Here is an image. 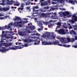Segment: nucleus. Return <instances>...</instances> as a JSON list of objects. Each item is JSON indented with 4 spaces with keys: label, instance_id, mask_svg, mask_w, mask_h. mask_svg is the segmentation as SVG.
Returning <instances> with one entry per match:
<instances>
[{
    "label": "nucleus",
    "instance_id": "43",
    "mask_svg": "<svg viewBox=\"0 0 77 77\" xmlns=\"http://www.w3.org/2000/svg\"><path fill=\"white\" fill-rule=\"evenodd\" d=\"M35 12V13H33V14H38V13H37L36 12Z\"/></svg>",
    "mask_w": 77,
    "mask_h": 77
},
{
    "label": "nucleus",
    "instance_id": "24",
    "mask_svg": "<svg viewBox=\"0 0 77 77\" xmlns=\"http://www.w3.org/2000/svg\"><path fill=\"white\" fill-rule=\"evenodd\" d=\"M26 33H30L32 32H31L30 31V30L29 29H26Z\"/></svg>",
    "mask_w": 77,
    "mask_h": 77
},
{
    "label": "nucleus",
    "instance_id": "36",
    "mask_svg": "<svg viewBox=\"0 0 77 77\" xmlns=\"http://www.w3.org/2000/svg\"><path fill=\"white\" fill-rule=\"evenodd\" d=\"M57 26H60L61 25V23L60 22H58L57 23Z\"/></svg>",
    "mask_w": 77,
    "mask_h": 77
},
{
    "label": "nucleus",
    "instance_id": "37",
    "mask_svg": "<svg viewBox=\"0 0 77 77\" xmlns=\"http://www.w3.org/2000/svg\"><path fill=\"white\" fill-rule=\"evenodd\" d=\"M18 10V11H19L20 13H23V10Z\"/></svg>",
    "mask_w": 77,
    "mask_h": 77
},
{
    "label": "nucleus",
    "instance_id": "48",
    "mask_svg": "<svg viewBox=\"0 0 77 77\" xmlns=\"http://www.w3.org/2000/svg\"><path fill=\"white\" fill-rule=\"evenodd\" d=\"M38 31H40V30H41V29H38Z\"/></svg>",
    "mask_w": 77,
    "mask_h": 77
},
{
    "label": "nucleus",
    "instance_id": "41",
    "mask_svg": "<svg viewBox=\"0 0 77 77\" xmlns=\"http://www.w3.org/2000/svg\"><path fill=\"white\" fill-rule=\"evenodd\" d=\"M72 42H74L75 41V38H72Z\"/></svg>",
    "mask_w": 77,
    "mask_h": 77
},
{
    "label": "nucleus",
    "instance_id": "6",
    "mask_svg": "<svg viewBox=\"0 0 77 77\" xmlns=\"http://www.w3.org/2000/svg\"><path fill=\"white\" fill-rule=\"evenodd\" d=\"M22 21H20L19 22H17L16 23L14 22V26L15 27H18L19 26V27H21V25L20 24H22Z\"/></svg>",
    "mask_w": 77,
    "mask_h": 77
},
{
    "label": "nucleus",
    "instance_id": "23",
    "mask_svg": "<svg viewBox=\"0 0 77 77\" xmlns=\"http://www.w3.org/2000/svg\"><path fill=\"white\" fill-rule=\"evenodd\" d=\"M39 42H40V41H36V42L34 43L35 45H39Z\"/></svg>",
    "mask_w": 77,
    "mask_h": 77
},
{
    "label": "nucleus",
    "instance_id": "21",
    "mask_svg": "<svg viewBox=\"0 0 77 77\" xmlns=\"http://www.w3.org/2000/svg\"><path fill=\"white\" fill-rule=\"evenodd\" d=\"M23 5H21L20 7L18 10H23Z\"/></svg>",
    "mask_w": 77,
    "mask_h": 77
},
{
    "label": "nucleus",
    "instance_id": "47",
    "mask_svg": "<svg viewBox=\"0 0 77 77\" xmlns=\"http://www.w3.org/2000/svg\"><path fill=\"white\" fill-rule=\"evenodd\" d=\"M69 29H72V26H71V25L70 26H69Z\"/></svg>",
    "mask_w": 77,
    "mask_h": 77
},
{
    "label": "nucleus",
    "instance_id": "54",
    "mask_svg": "<svg viewBox=\"0 0 77 77\" xmlns=\"http://www.w3.org/2000/svg\"><path fill=\"white\" fill-rule=\"evenodd\" d=\"M6 38L7 39H8L9 38V36H7L6 37Z\"/></svg>",
    "mask_w": 77,
    "mask_h": 77
},
{
    "label": "nucleus",
    "instance_id": "3",
    "mask_svg": "<svg viewBox=\"0 0 77 77\" xmlns=\"http://www.w3.org/2000/svg\"><path fill=\"white\" fill-rule=\"evenodd\" d=\"M58 42L57 41H54L53 42H46L45 41L44 42H42V45H56V44H57V43Z\"/></svg>",
    "mask_w": 77,
    "mask_h": 77
},
{
    "label": "nucleus",
    "instance_id": "25",
    "mask_svg": "<svg viewBox=\"0 0 77 77\" xmlns=\"http://www.w3.org/2000/svg\"><path fill=\"white\" fill-rule=\"evenodd\" d=\"M43 24H42V21H40L39 22V23L38 24V26L39 27H41V26H42Z\"/></svg>",
    "mask_w": 77,
    "mask_h": 77
},
{
    "label": "nucleus",
    "instance_id": "59",
    "mask_svg": "<svg viewBox=\"0 0 77 77\" xmlns=\"http://www.w3.org/2000/svg\"><path fill=\"white\" fill-rule=\"evenodd\" d=\"M2 1L3 3H5V0H2Z\"/></svg>",
    "mask_w": 77,
    "mask_h": 77
},
{
    "label": "nucleus",
    "instance_id": "40",
    "mask_svg": "<svg viewBox=\"0 0 77 77\" xmlns=\"http://www.w3.org/2000/svg\"><path fill=\"white\" fill-rule=\"evenodd\" d=\"M11 28V26L9 25L8 26H7V27H6V28H7V29H9L10 28Z\"/></svg>",
    "mask_w": 77,
    "mask_h": 77
},
{
    "label": "nucleus",
    "instance_id": "33",
    "mask_svg": "<svg viewBox=\"0 0 77 77\" xmlns=\"http://www.w3.org/2000/svg\"><path fill=\"white\" fill-rule=\"evenodd\" d=\"M52 39H55L56 38V36H54V34H52Z\"/></svg>",
    "mask_w": 77,
    "mask_h": 77
},
{
    "label": "nucleus",
    "instance_id": "29",
    "mask_svg": "<svg viewBox=\"0 0 77 77\" xmlns=\"http://www.w3.org/2000/svg\"><path fill=\"white\" fill-rule=\"evenodd\" d=\"M26 10H28L29 12H30V8L29 7H27L26 8Z\"/></svg>",
    "mask_w": 77,
    "mask_h": 77
},
{
    "label": "nucleus",
    "instance_id": "27",
    "mask_svg": "<svg viewBox=\"0 0 77 77\" xmlns=\"http://www.w3.org/2000/svg\"><path fill=\"white\" fill-rule=\"evenodd\" d=\"M8 8H3L2 9V11H7V10H8Z\"/></svg>",
    "mask_w": 77,
    "mask_h": 77
},
{
    "label": "nucleus",
    "instance_id": "15",
    "mask_svg": "<svg viewBox=\"0 0 77 77\" xmlns=\"http://www.w3.org/2000/svg\"><path fill=\"white\" fill-rule=\"evenodd\" d=\"M14 20L16 21L17 20L18 21H20V20H21V19L20 18V17L17 16V17H15V18H14Z\"/></svg>",
    "mask_w": 77,
    "mask_h": 77
},
{
    "label": "nucleus",
    "instance_id": "31",
    "mask_svg": "<svg viewBox=\"0 0 77 77\" xmlns=\"http://www.w3.org/2000/svg\"><path fill=\"white\" fill-rule=\"evenodd\" d=\"M43 23H44V24H45V25H47V24H48V22H43Z\"/></svg>",
    "mask_w": 77,
    "mask_h": 77
},
{
    "label": "nucleus",
    "instance_id": "14",
    "mask_svg": "<svg viewBox=\"0 0 77 77\" xmlns=\"http://www.w3.org/2000/svg\"><path fill=\"white\" fill-rule=\"evenodd\" d=\"M39 11L40 12H45L46 11V10H44V8H40L39 9Z\"/></svg>",
    "mask_w": 77,
    "mask_h": 77
},
{
    "label": "nucleus",
    "instance_id": "56",
    "mask_svg": "<svg viewBox=\"0 0 77 77\" xmlns=\"http://www.w3.org/2000/svg\"><path fill=\"white\" fill-rule=\"evenodd\" d=\"M44 1V0H41V1H40V2H43Z\"/></svg>",
    "mask_w": 77,
    "mask_h": 77
},
{
    "label": "nucleus",
    "instance_id": "22",
    "mask_svg": "<svg viewBox=\"0 0 77 77\" xmlns=\"http://www.w3.org/2000/svg\"><path fill=\"white\" fill-rule=\"evenodd\" d=\"M60 41L61 42H65V41L64 40V38H61L60 39Z\"/></svg>",
    "mask_w": 77,
    "mask_h": 77
},
{
    "label": "nucleus",
    "instance_id": "53",
    "mask_svg": "<svg viewBox=\"0 0 77 77\" xmlns=\"http://www.w3.org/2000/svg\"><path fill=\"white\" fill-rule=\"evenodd\" d=\"M0 11H3V10H2V8L1 7H0Z\"/></svg>",
    "mask_w": 77,
    "mask_h": 77
},
{
    "label": "nucleus",
    "instance_id": "20",
    "mask_svg": "<svg viewBox=\"0 0 77 77\" xmlns=\"http://www.w3.org/2000/svg\"><path fill=\"white\" fill-rule=\"evenodd\" d=\"M51 19H53V20H56V16H54L53 15L51 16Z\"/></svg>",
    "mask_w": 77,
    "mask_h": 77
},
{
    "label": "nucleus",
    "instance_id": "9",
    "mask_svg": "<svg viewBox=\"0 0 77 77\" xmlns=\"http://www.w3.org/2000/svg\"><path fill=\"white\" fill-rule=\"evenodd\" d=\"M55 41H57L58 42L57 43V44H55V45H59V46H63V47H66V45H62V44H59V41L57 40H56Z\"/></svg>",
    "mask_w": 77,
    "mask_h": 77
},
{
    "label": "nucleus",
    "instance_id": "57",
    "mask_svg": "<svg viewBox=\"0 0 77 77\" xmlns=\"http://www.w3.org/2000/svg\"><path fill=\"white\" fill-rule=\"evenodd\" d=\"M46 9H49V7H48V6H47Z\"/></svg>",
    "mask_w": 77,
    "mask_h": 77
},
{
    "label": "nucleus",
    "instance_id": "26",
    "mask_svg": "<svg viewBox=\"0 0 77 77\" xmlns=\"http://www.w3.org/2000/svg\"><path fill=\"white\" fill-rule=\"evenodd\" d=\"M57 2H58V3H63V0H57Z\"/></svg>",
    "mask_w": 77,
    "mask_h": 77
},
{
    "label": "nucleus",
    "instance_id": "13",
    "mask_svg": "<svg viewBox=\"0 0 77 77\" xmlns=\"http://www.w3.org/2000/svg\"><path fill=\"white\" fill-rule=\"evenodd\" d=\"M38 7L36 6L34 7L33 8L32 11L33 12H38V10H35V9H38Z\"/></svg>",
    "mask_w": 77,
    "mask_h": 77
},
{
    "label": "nucleus",
    "instance_id": "17",
    "mask_svg": "<svg viewBox=\"0 0 77 77\" xmlns=\"http://www.w3.org/2000/svg\"><path fill=\"white\" fill-rule=\"evenodd\" d=\"M29 28L32 30H33L35 29V27L34 26H29Z\"/></svg>",
    "mask_w": 77,
    "mask_h": 77
},
{
    "label": "nucleus",
    "instance_id": "32",
    "mask_svg": "<svg viewBox=\"0 0 77 77\" xmlns=\"http://www.w3.org/2000/svg\"><path fill=\"white\" fill-rule=\"evenodd\" d=\"M67 41L68 42H71V39H70L69 38H68V37H67Z\"/></svg>",
    "mask_w": 77,
    "mask_h": 77
},
{
    "label": "nucleus",
    "instance_id": "4",
    "mask_svg": "<svg viewBox=\"0 0 77 77\" xmlns=\"http://www.w3.org/2000/svg\"><path fill=\"white\" fill-rule=\"evenodd\" d=\"M13 0H11V2H9L8 3V5H11L14 4V6H20V2H18L17 1H13Z\"/></svg>",
    "mask_w": 77,
    "mask_h": 77
},
{
    "label": "nucleus",
    "instance_id": "55",
    "mask_svg": "<svg viewBox=\"0 0 77 77\" xmlns=\"http://www.w3.org/2000/svg\"><path fill=\"white\" fill-rule=\"evenodd\" d=\"M36 36H39V34L38 33H36Z\"/></svg>",
    "mask_w": 77,
    "mask_h": 77
},
{
    "label": "nucleus",
    "instance_id": "42",
    "mask_svg": "<svg viewBox=\"0 0 77 77\" xmlns=\"http://www.w3.org/2000/svg\"><path fill=\"white\" fill-rule=\"evenodd\" d=\"M52 14L54 15V16H55V17H56V13H52Z\"/></svg>",
    "mask_w": 77,
    "mask_h": 77
},
{
    "label": "nucleus",
    "instance_id": "18",
    "mask_svg": "<svg viewBox=\"0 0 77 77\" xmlns=\"http://www.w3.org/2000/svg\"><path fill=\"white\" fill-rule=\"evenodd\" d=\"M8 27L7 26L5 25V26H2L1 27V30H3L5 29H6V28Z\"/></svg>",
    "mask_w": 77,
    "mask_h": 77
},
{
    "label": "nucleus",
    "instance_id": "60",
    "mask_svg": "<svg viewBox=\"0 0 77 77\" xmlns=\"http://www.w3.org/2000/svg\"><path fill=\"white\" fill-rule=\"evenodd\" d=\"M38 1V0H35V2H37Z\"/></svg>",
    "mask_w": 77,
    "mask_h": 77
},
{
    "label": "nucleus",
    "instance_id": "64",
    "mask_svg": "<svg viewBox=\"0 0 77 77\" xmlns=\"http://www.w3.org/2000/svg\"><path fill=\"white\" fill-rule=\"evenodd\" d=\"M25 22V23H28V21H26Z\"/></svg>",
    "mask_w": 77,
    "mask_h": 77
},
{
    "label": "nucleus",
    "instance_id": "38",
    "mask_svg": "<svg viewBox=\"0 0 77 77\" xmlns=\"http://www.w3.org/2000/svg\"><path fill=\"white\" fill-rule=\"evenodd\" d=\"M9 18V15L5 16L4 18Z\"/></svg>",
    "mask_w": 77,
    "mask_h": 77
},
{
    "label": "nucleus",
    "instance_id": "16",
    "mask_svg": "<svg viewBox=\"0 0 77 77\" xmlns=\"http://www.w3.org/2000/svg\"><path fill=\"white\" fill-rule=\"evenodd\" d=\"M63 15L65 16H66V15H69V13L68 11H66L63 13Z\"/></svg>",
    "mask_w": 77,
    "mask_h": 77
},
{
    "label": "nucleus",
    "instance_id": "2",
    "mask_svg": "<svg viewBox=\"0 0 77 77\" xmlns=\"http://www.w3.org/2000/svg\"><path fill=\"white\" fill-rule=\"evenodd\" d=\"M51 14V13H44L40 12L38 14V15L40 17H43V18H46L47 17H50V15Z\"/></svg>",
    "mask_w": 77,
    "mask_h": 77
},
{
    "label": "nucleus",
    "instance_id": "62",
    "mask_svg": "<svg viewBox=\"0 0 77 77\" xmlns=\"http://www.w3.org/2000/svg\"><path fill=\"white\" fill-rule=\"evenodd\" d=\"M31 5H33V2H32L31 3Z\"/></svg>",
    "mask_w": 77,
    "mask_h": 77
},
{
    "label": "nucleus",
    "instance_id": "5",
    "mask_svg": "<svg viewBox=\"0 0 77 77\" xmlns=\"http://www.w3.org/2000/svg\"><path fill=\"white\" fill-rule=\"evenodd\" d=\"M72 20H71V21L73 23H74V21H77V17H76V15L75 14H73L72 16Z\"/></svg>",
    "mask_w": 77,
    "mask_h": 77
},
{
    "label": "nucleus",
    "instance_id": "50",
    "mask_svg": "<svg viewBox=\"0 0 77 77\" xmlns=\"http://www.w3.org/2000/svg\"><path fill=\"white\" fill-rule=\"evenodd\" d=\"M75 40H77V37L76 36H75Z\"/></svg>",
    "mask_w": 77,
    "mask_h": 77
},
{
    "label": "nucleus",
    "instance_id": "51",
    "mask_svg": "<svg viewBox=\"0 0 77 77\" xmlns=\"http://www.w3.org/2000/svg\"><path fill=\"white\" fill-rule=\"evenodd\" d=\"M49 22L51 23L52 22H53V20H49Z\"/></svg>",
    "mask_w": 77,
    "mask_h": 77
},
{
    "label": "nucleus",
    "instance_id": "39",
    "mask_svg": "<svg viewBox=\"0 0 77 77\" xmlns=\"http://www.w3.org/2000/svg\"><path fill=\"white\" fill-rule=\"evenodd\" d=\"M6 1V2H8V5H9L8 3H9V2H11L12 1H9V0H5Z\"/></svg>",
    "mask_w": 77,
    "mask_h": 77
},
{
    "label": "nucleus",
    "instance_id": "8",
    "mask_svg": "<svg viewBox=\"0 0 77 77\" xmlns=\"http://www.w3.org/2000/svg\"><path fill=\"white\" fill-rule=\"evenodd\" d=\"M58 32L60 34H61L62 35L65 34V31L63 29H60L59 30H58Z\"/></svg>",
    "mask_w": 77,
    "mask_h": 77
},
{
    "label": "nucleus",
    "instance_id": "11",
    "mask_svg": "<svg viewBox=\"0 0 77 77\" xmlns=\"http://www.w3.org/2000/svg\"><path fill=\"white\" fill-rule=\"evenodd\" d=\"M41 7H42L43 6H47L48 5V2L45 1L44 3L41 2Z\"/></svg>",
    "mask_w": 77,
    "mask_h": 77
},
{
    "label": "nucleus",
    "instance_id": "52",
    "mask_svg": "<svg viewBox=\"0 0 77 77\" xmlns=\"http://www.w3.org/2000/svg\"><path fill=\"white\" fill-rule=\"evenodd\" d=\"M41 27L42 28H41V30H42V29H43V28H44V27H43V26H41Z\"/></svg>",
    "mask_w": 77,
    "mask_h": 77
},
{
    "label": "nucleus",
    "instance_id": "28",
    "mask_svg": "<svg viewBox=\"0 0 77 77\" xmlns=\"http://www.w3.org/2000/svg\"><path fill=\"white\" fill-rule=\"evenodd\" d=\"M22 47H27L28 46V44H25V45H22Z\"/></svg>",
    "mask_w": 77,
    "mask_h": 77
},
{
    "label": "nucleus",
    "instance_id": "45",
    "mask_svg": "<svg viewBox=\"0 0 77 77\" xmlns=\"http://www.w3.org/2000/svg\"><path fill=\"white\" fill-rule=\"evenodd\" d=\"M4 18L3 17H0V20H3Z\"/></svg>",
    "mask_w": 77,
    "mask_h": 77
},
{
    "label": "nucleus",
    "instance_id": "63",
    "mask_svg": "<svg viewBox=\"0 0 77 77\" xmlns=\"http://www.w3.org/2000/svg\"><path fill=\"white\" fill-rule=\"evenodd\" d=\"M65 8L63 9V11H65Z\"/></svg>",
    "mask_w": 77,
    "mask_h": 77
},
{
    "label": "nucleus",
    "instance_id": "35",
    "mask_svg": "<svg viewBox=\"0 0 77 77\" xmlns=\"http://www.w3.org/2000/svg\"><path fill=\"white\" fill-rule=\"evenodd\" d=\"M48 26H49L50 27H53V24L52 23H50Z\"/></svg>",
    "mask_w": 77,
    "mask_h": 77
},
{
    "label": "nucleus",
    "instance_id": "61",
    "mask_svg": "<svg viewBox=\"0 0 77 77\" xmlns=\"http://www.w3.org/2000/svg\"><path fill=\"white\" fill-rule=\"evenodd\" d=\"M68 26H71V25H70L71 24H70V23H69V24H68Z\"/></svg>",
    "mask_w": 77,
    "mask_h": 77
},
{
    "label": "nucleus",
    "instance_id": "46",
    "mask_svg": "<svg viewBox=\"0 0 77 77\" xmlns=\"http://www.w3.org/2000/svg\"><path fill=\"white\" fill-rule=\"evenodd\" d=\"M70 47V45H66V47Z\"/></svg>",
    "mask_w": 77,
    "mask_h": 77
},
{
    "label": "nucleus",
    "instance_id": "1",
    "mask_svg": "<svg viewBox=\"0 0 77 77\" xmlns=\"http://www.w3.org/2000/svg\"><path fill=\"white\" fill-rule=\"evenodd\" d=\"M22 48L20 46H14V47H11V48H8V49H5L4 47H2V49L1 50L0 49V51H1L2 53H5L6 51H8L10 50H17V49H21Z\"/></svg>",
    "mask_w": 77,
    "mask_h": 77
},
{
    "label": "nucleus",
    "instance_id": "44",
    "mask_svg": "<svg viewBox=\"0 0 77 77\" xmlns=\"http://www.w3.org/2000/svg\"><path fill=\"white\" fill-rule=\"evenodd\" d=\"M29 42H32V40L31 39H30L29 40Z\"/></svg>",
    "mask_w": 77,
    "mask_h": 77
},
{
    "label": "nucleus",
    "instance_id": "12",
    "mask_svg": "<svg viewBox=\"0 0 77 77\" xmlns=\"http://www.w3.org/2000/svg\"><path fill=\"white\" fill-rule=\"evenodd\" d=\"M2 34L1 35V36L2 38H5L6 36V35H7V34L6 33L4 34V33H5V31H2Z\"/></svg>",
    "mask_w": 77,
    "mask_h": 77
},
{
    "label": "nucleus",
    "instance_id": "7",
    "mask_svg": "<svg viewBox=\"0 0 77 77\" xmlns=\"http://www.w3.org/2000/svg\"><path fill=\"white\" fill-rule=\"evenodd\" d=\"M2 44H3V45L5 46V47H8L9 46H11L12 45V43L11 42H4Z\"/></svg>",
    "mask_w": 77,
    "mask_h": 77
},
{
    "label": "nucleus",
    "instance_id": "19",
    "mask_svg": "<svg viewBox=\"0 0 77 77\" xmlns=\"http://www.w3.org/2000/svg\"><path fill=\"white\" fill-rule=\"evenodd\" d=\"M70 33L71 34H72L73 33V34H74V35H75L76 34V32H74V31L73 30H72L70 31Z\"/></svg>",
    "mask_w": 77,
    "mask_h": 77
},
{
    "label": "nucleus",
    "instance_id": "30",
    "mask_svg": "<svg viewBox=\"0 0 77 77\" xmlns=\"http://www.w3.org/2000/svg\"><path fill=\"white\" fill-rule=\"evenodd\" d=\"M73 27L74 28V30H77V28H76V27H77V25H74L73 26Z\"/></svg>",
    "mask_w": 77,
    "mask_h": 77
},
{
    "label": "nucleus",
    "instance_id": "49",
    "mask_svg": "<svg viewBox=\"0 0 77 77\" xmlns=\"http://www.w3.org/2000/svg\"><path fill=\"white\" fill-rule=\"evenodd\" d=\"M43 8L44 9H47V7H45Z\"/></svg>",
    "mask_w": 77,
    "mask_h": 77
},
{
    "label": "nucleus",
    "instance_id": "58",
    "mask_svg": "<svg viewBox=\"0 0 77 77\" xmlns=\"http://www.w3.org/2000/svg\"><path fill=\"white\" fill-rule=\"evenodd\" d=\"M0 5H4V3H0Z\"/></svg>",
    "mask_w": 77,
    "mask_h": 77
},
{
    "label": "nucleus",
    "instance_id": "34",
    "mask_svg": "<svg viewBox=\"0 0 77 77\" xmlns=\"http://www.w3.org/2000/svg\"><path fill=\"white\" fill-rule=\"evenodd\" d=\"M26 5H29L30 4V2H29V1H27V2L26 3Z\"/></svg>",
    "mask_w": 77,
    "mask_h": 77
},
{
    "label": "nucleus",
    "instance_id": "10",
    "mask_svg": "<svg viewBox=\"0 0 77 77\" xmlns=\"http://www.w3.org/2000/svg\"><path fill=\"white\" fill-rule=\"evenodd\" d=\"M69 2L70 3H71L73 5H74L75 3H77V1H76V0H74V1H73V0H69Z\"/></svg>",
    "mask_w": 77,
    "mask_h": 77
}]
</instances>
